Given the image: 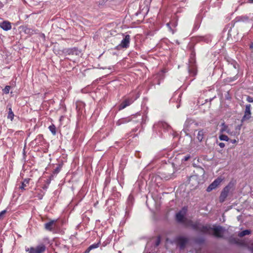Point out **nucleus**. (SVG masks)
Returning a JSON list of instances; mask_svg holds the SVG:
<instances>
[{
  "label": "nucleus",
  "instance_id": "17",
  "mask_svg": "<svg viewBox=\"0 0 253 253\" xmlns=\"http://www.w3.org/2000/svg\"><path fill=\"white\" fill-rule=\"evenodd\" d=\"M0 27L3 30L7 31L11 29V24L8 21H4L0 23Z\"/></svg>",
  "mask_w": 253,
  "mask_h": 253
},
{
  "label": "nucleus",
  "instance_id": "43",
  "mask_svg": "<svg viewBox=\"0 0 253 253\" xmlns=\"http://www.w3.org/2000/svg\"><path fill=\"white\" fill-rule=\"evenodd\" d=\"M3 6L2 3L0 1V8L2 7Z\"/></svg>",
  "mask_w": 253,
  "mask_h": 253
},
{
  "label": "nucleus",
  "instance_id": "49",
  "mask_svg": "<svg viewBox=\"0 0 253 253\" xmlns=\"http://www.w3.org/2000/svg\"><path fill=\"white\" fill-rule=\"evenodd\" d=\"M39 138H42V135H39Z\"/></svg>",
  "mask_w": 253,
  "mask_h": 253
},
{
  "label": "nucleus",
  "instance_id": "12",
  "mask_svg": "<svg viewBox=\"0 0 253 253\" xmlns=\"http://www.w3.org/2000/svg\"><path fill=\"white\" fill-rule=\"evenodd\" d=\"M175 241L179 246L180 249H183L188 242V239L185 237L179 236L175 238Z\"/></svg>",
  "mask_w": 253,
  "mask_h": 253
},
{
  "label": "nucleus",
  "instance_id": "41",
  "mask_svg": "<svg viewBox=\"0 0 253 253\" xmlns=\"http://www.w3.org/2000/svg\"><path fill=\"white\" fill-rule=\"evenodd\" d=\"M91 250V249H89V247L85 250V253H89V252Z\"/></svg>",
  "mask_w": 253,
  "mask_h": 253
},
{
  "label": "nucleus",
  "instance_id": "40",
  "mask_svg": "<svg viewBox=\"0 0 253 253\" xmlns=\"http://www.w3.org/2000/svg\"><path fill=\"white\" fill-rule=\"evenodd\" d=\"M249 3H253V0H248ZM245 2V0L241 2L240 4H243Z\"/></svg>",
  "mask_w": 253,
  "mask_h": 253
},
{
  "label": "nucleus",
  "instance_id": "26",
  "mask_svg": "<svg viewBox=\"0 0 253 253\" xmlns=\"http://www.w3.org/2000/svg\"><path fill=\"white\" fill-rule=\"evenodd\" d=\"M133 201V197L132 195H130L127 199V205L129 206H130L132 204Z\"/></svg>",
  "mask_w": 253,
  "mask_h": 253
},
{
  "label": "nucleus",
  "instance_id": "1",
  "mask_svg": "<svg viewBox=\"0 0 253 253\" xmlns=\"http://www.w3.org/2000/svg\"><path fill=\"white\" fill-rule=\"evenodd\" d=\"M189 225L194 230L203 234L213 235L218 238H223V234L225 231V229L219 225L211 226L210 224L203 225L198 222L194 223L191 220L189 222Z\"/></svg>",
  "mask_w": 253,
  "mask_h": 253
},
{
  "label": "nucleus",
  "instance_id": "28",
  "mask_svg": "<svg viewBox=\"0 0 253 253\" xmlns=\"http://www.w3.org/2000/svg\"><path fill=\"white\" fill-rule=\"evenodd\" d=\"M11 87L9 85H6L3 89V91L5 94H8L9 92V90Z\"/></svg>",
  "mask_w": 253,
  "mask_h": 253
},
{
  "label": "nucleus",
  "instance_id": "39",
  "mask_svg": "<svg viewBox=\"0 0 253 253\" xmlns=\"http://www.w3.org/2000/svg\"><path fill=\"white\" fill-rule=\"evenodd\" d=\"M218 145H219V146L220 148H224V146H225V144H224V143H222V142H220V143H219Z\"/></svg>",
  "mask_w": 253,
  "mask_h": 253
},
{
  "label": "nucleus",
  "instance_id": "31",
  "mask_svg": "<svg viewBox=\"0 0 253 253\" xmlns=\"http://www.w3.org/2000/svg\"><path fill=\"white\" fill-rule=\"evenodd\" d=\"M199 38L200 39H198L199 41H204L206 42H208L210 41V39H208L205 37H201Z\"/></svg>",
  "mask_w": 253,
  "mask_h": 253
},
{
  "label": "nucleus",
  "instance_id": "18",
  "mask_svg": "<svg viewBox=\"0 0 253 253\" xmlns=\"http://www.w3.org/2000/svg\"><path fill=\"white\" fill-rule=\"evenodd\" d=\"M56 221L57 220H52L47 223H45L44 224L45 229L48 231H52L54 228V223L56 222Z\"/></svg>",
  "mask_w": 253,
  "mask_h": 253
},
{
  "label": "nucleus",
  "instance_id": "5",
  "mask_svg": "<svg viewBox=\"0 0 253 253\" xmlns=\"http://www.w3.org/2000/svg\"><path fill=\"white\" fill-rule=\"evenodd\" d=\"M187 212V208L186 207H183L181 210L177 212L175 214V219L178 223H184L185 221Z\"/></svg>",
  "mask_w": 253,
  "mask_h": 253
},
{
  "label": "nucleus",
  "instance_id": "34",
  "mask_svg": "<svg viewBox=\"0 0 253 253\" xmlns=\"http://www.w3.org/2000/svg\"><path fill=\"white\" fill-rule=\"evenodd\" d=\"M247 100L250 103L253 102V98L250 96H248L247 98Z\"/></svg>",
  "mask_w": 253,
  "mask_h": 253
},
{
  "label": "nucleus",
  "instance_id": "11",
  "mask_svg": "<svg viewBox=\"0 0 253 253\" xmlns=\"http://www.w3.org/2000/svg\"><path fill=\"white\" fill-rule=\"evenodd\" d=\"M223 178L221 176H219L215 179L207 188V191L208 192H211L213 189H215L221 182L223 181Z\"/></svg>",
  "mask_w": 253,
  "mask_h": 253
},
{
  "label": "nucleus",
  "instance_id": "32",
  "mask_svg": "<svg viewBox=\"0 0 253 253\" xmlns=\"http://www.w3.org/2000/svg\"><path fill=\"white\" fill-rule=\"evenodd\" d=\"M200 23L199 22H195L194 27H193V30L196 31L200 27Z\"/></svg>",
  "mask_w": 253,
  "mask_h": 253
},
{
  "label": "nucleus",
  "instance_id": "3",
  "mask_svg": "<svg viewBox=\"0 0 253 253\" xmlns=\"http://www.w3.org/2000/svg\"><path fill=\"white\" fill-rule=\"evenodd\" d=\"M196 54L194 51H192L188 62V69L190 75L195 77L197 75V69L196 64Z\"/></svg>",
  "mask_w": 253,
  "mask_h": 253
},
{
  "label": "nucleus",
  "instance_id": "14",
  "mask_svg": "<svg viewBox=\"0 0 253 253\" xmlns=\"http://www.w3.org/2000/svg\"><path fill=\"white\" fill-rule=\"evenodd\" d=\"M251 105L247 104L246 105L244 115L241 119L242 123L250 119L251 118Z\"/></svg>",
  "mask_w": 253,
  "mask_h": 253
},
{
  "label": "nucleus",
  "instance_id": "8",
  "mask_svg": "<svg viewBox=\"0 0 253 253\" xmlns=\"http://www.w3.org/2000/svg\"><path fill=\"white\" fill-rule=\"evenodd\" d=\"M153 129V130L155 131H161L162 130H168L169 129H170V126L165 122H159L154 125Z\"/></svg>",
  "mask_w": 253,
  "mask_h": 253
},
{
  "label": "nucleus",
  "instance_id": "33",
  "mask_svg": "<svg viewBox=\"0 0 253 253\" xmlns=\"http://www.w3.org/2000/svg\"><path fill=\"white\" fill-rule=\"evenodd\" d=\"M190 158V155H187L183 157V158L182 159V162H185L188 161Z\"/></svg>",
  "mask_w": 253,
  "mask_h": 253
},
{
  "label": "nucleus",
  "instance_id": "24",
  "mask_svg": "<svg viewBox=\"0 0 253 253\" xmlns=\"http://www.w3.org/2000/svg\"><path fill=\"white\" fill-rule=\"evenodd\" d=\"M14 115L13 112L12 111V109L11 108H9V112L7 116V118L10 119L11 121H12L13 119Z\"/></svg>",
  "mask_w": 253,
  "mask_h": 253
},
{
  "label": "nucleus",
  "instance_id": "16",
  "mask_svg": "<svg viewBox=\"0 0 253 253\" xmlns=\"http://www.w3.org/2000/svg\"><path fill=\"white\" fill-rule=\"evenodd\" d=\"M208 131L207 129H202L199 130L197 138L200 142H201L203 140L205 135L208 133Z\"/></svg>",
  "mask_w": 253,
  "mask_h": 253
},
{
  "label": "nucleus",
  "instance_id": "6",
  "mask_svg": "<svg viewBox=\"0 0 253 253\" xmlns=\"http://www.w3.org/2000/svg\"><path fill=\"white\" fill-rule=\"evenodd\" d=\"M46 250L45 246L41 244L36 247H30L26 248L25 250L28 253H43Z\"/></svg>",
  "mask_w": 253,
  "mask_h": 253
},
{
  "label": "nucleus",
  "instance_id": "9",
  "mask_svg": "<svg viewBox=\"0 0 253 253\" xmlns=\"http://www.w3.org/2000/svg\"><path fill=\"white\" fill-rule=\"evenodd\" d=\"M140 96L139 93H137L135 97L127 98L125 99L119 106V109L122 110L127 106L131 104Z\"/></svg>",
  "mask_w": 253,
  "mask_h": 253
},
{
  "label": "nucleus",
  "instance_id": "36",
  "mask_svg": "<svg viewBox=\"0 0 253 253\" xmlns=\"http://www.w3.org/2000/svg\"><path fill=\"white\" fill-rule=\"evenodd\" d=\"M6 210H3L1 212H0V219L2 218L3 215L6 213Z\"/></svg>",
  "mask_w": 253,
  "mask_h": 253
},
{
  "label": "nucleus",
  "instance_id": "23",
  "mask_svg": "<svg viewBox=\"0 0 253 253\" xmlns=\"http://www.w3.org/2000/svg\"><path fill=\"white\" fill-rule=\"evenodd\" d=\"M48 128L51 132L53 135H55L56 133V127L54 125H50L49 126Z\"/></svg>",
  "mask_w": 253,
  "mask_h": 253
},
{
  "label": "nucleus",
  "instance_id": "2",
  "mask_svg": "<svg viewBox=\"0 0 253 253\" xmlns=\"http://www.w3.org/2000/svg\"><path fill=\"white\" fill-rule=\"evenodd\" d=\"M147 118L145 115H141L140 114H136L133 116L131 119L129 118H124L119 119L116 123V125L120 126L128 123L130 121H132L134 123H140L141 125L145 124Z\"/></svg>",
  "mask_w": 253,
  "mask_h": 253
},
{
  "label": "nucleus",
  "instance_id": "22",
  "mask_svg": "<svg viewBox=\"0 0 253 253\" xmlns=\"http://www.w3.org/2000/svg\"><path fill=\"white\" fill-rule=\"evenodd\" d=\"M30 179H25L23 182L22 183L21 185L20 186V189L23 190L25 189V187L27 186L29 184Z\"/></svg>",
  "mask_w": 253,
  "mask_h": 253
},
{
  "label": "nucleus",
  "instance_id": "48",
  "mask_svg": "<svg viewBox=\"0 0 253 253\" xmlns=\"http://www.w3.org/2000/svg\"><path fill=\"white\" fill-rule=\"evenodd\" d=\"M43 188H44L45 190H46V188H47V187H46V186H45V187H43Z\"/></svg>",
  "mask_w": 253,
  "mask_h": 253
},
{
  "label": "nucleus",
  "instance_id": "47",
  "mask_svg": "<svg viewBox=\"0 0 253 253\" xmlns=\"http://www.w3.org/2000/svg\"><path fill=\"white\" fill-rule=\"evenodd\" d=\"M179 106H180V105H177L176 106L177 108H178L179 107Z\"/></svg>",
  "mask_w": 253,
  "mask_h": 253
},
{
  "label": "nucleus",
  "instance_id": "50",
  "mask_svg": "<svg viewBox=\"0 0 253 253\" xmlns=\"http://www.w3.org/2000/svg\"><path fill=\"white\" fill-rule=\"evenodd\" d=\"M234 68H236V65H235H235H234Z\"/></svg>",
  "mask_w": 253,
  "mask_h": 253
},
{
  "label": "nucleus",
  "instance_id": "35",
  "mask_svg": "<svg viewBox=\"0 0 253 253\" xmlns=\"http://www.w3.org/2000/svg\"><path fill=\"white\" fill-rule=\"evenodd\" d=\"M43 194H42V193H39L37 195V197L40 199V200H42L43 198Z\"/></svg>",
  "mask_w": 253,
  "mask_h": 253
},
{
  "label": "nucleus",
  "instance_id": "42",
  "mask_svg": "<svg viewBox=\"0 0 253 253\" xmlns=\"http://www.w3.org/2000/svg\"><path fill=\"white\" fill-rule=\"evenodd\" d=\"M230 142L233 144H234L237 142V141L236 139H231V140H230Z\"/></svg>",
  "mask_w": 253,
  "mask_h": 253
},
{
  "label": "nucleus",
  "instance_id": "27",
  "mask_svg": "<svg viewBox=\"0 0 253 253\" xmlns=\"http://www.w3.org/2000/svg\"><path fill=\"white\" fill-rule=\"evenodd\" d=\"M161 243V237L160 236H158L155 242V247H157Z\"/></svg>",
  "mask_w": 253,
  "mask_h": 253
},
{
  "label": "nucleus",
  "instance_id": "4",
  "mask_svg": "<svg viewBox=\"0 0 253 253\" xmlns=\"http://www.w3.org/2000/svg\"><path fill=\"white\" fill-rule=\"evenodd\" d=\"M220 126V133L226 132L231 136L238 135L239 134V130L241 127L240 126H237L235 128L236 130H234L231 126H229L228 125H226L225 123H222Z\"/></svg>",
  "mask_w": 253,
  "mask_h": 253
},
{
  "label": "nucleus",
  "instance_id": "21",
  "mask_svg": "<svg viewBox=\"0 0 253 253\" xmlns=\"http://www.w3.org/2000/svg\"><path fill=\"white\" fill-rule=\"evenodd\" d=\"M251 233V231L250 230L246 229L242 232H240L238 233V235L240 237H242L244 236L249 235Z\"/></svg>",
  "mask_w": 253,
  "mask_h": 253
},
{
  "label": "nucleus",
  "instance_id": "29",
  "mask_svg": "<svg viewBox=\"0 0 253 253\" xmlns=\"http://www.w3.org/2000/svg\"><path fill=\"white\" fill-rule=\"evenodd\" d=\"M99 243H94L93 244H92V245H91L90 246H89V249H91V250H92L93 249L97 248L99 247Z\"/></svg>",
  "mask_w": 253,
  "mask_h": 253
},
{
  "label": "nucleus",
  "instance_id": "44",
  "mask_svg": "<svg viewBox=\"0 0 253 253\" xmlns=\"http://www.w3.org/2000/svg\"><path fill=\"white\" fill-rule=\"evenodd\" d=\"M250 47L251 48H253V42H252V43L250 44Z\"/></svg>",
  "mask_w": 253,
  "mask_h": 253
},
{
  "label": "nucleus",
  "instance_id": "25",
  "mask_svg": "<svg viewBox=\"0 0 253 253\" xmlns=\"http://www.w3.org/2000/svg\"><path fill=\"white\" fill-rule=\"evenodd\" d=\"M219 139L221 141H228L229 140L228 137L227 135L223 134H220L219 136Z\"/></svg>",
  "mask_w": 253,
  "mask_h": 253
},
{
  "label": "nucleus",
  "instance_id": "45",
  "mask_svg": "<svg viewBox=\"0 0 253 253\" xmlns=\"http://www.w3.org/2000/svg\"><path fill=\"white\" fill-rule=\"evenodd\" d=\"M195 178V177L194 176H191L190 178V180H191L192 179H193Z\"/></svg>",
  "mask_w": 253,
  "mask_h": 253
},
{
  "label": "nucleus",
  "instance_id": "7",
  "mask_svg": "<svg viewBox=\"0 0 253 253\" xmlns=\"http://www.w3.org/2000/svg\"><path fill=\"white\" fill-rule=\"evenodd\" d=\"M130 37L129 35H126L121 42V43L116 46L115 49L120 50L121 48H127L129 46Z\"/></svg>",
  "mask_w": 253,
  "mask_h": 253
},
{
  "label": "nucleus",
  "instance_id": "13",
  "mask_svg": "<svg viewBox=\"0 0 253 253\" xmlns=\"http://www.w3.org/2000/svg\"><path fill=\"white\" fill-rule=\"evenodd\" d=\"M250 20H253V14L250 13L249 15L237 16L235 19L236 22H248Z\"/></svg>",
  "mask_w": 253,
  "mask_h": 253
},
{
  "label": "nucleus",
  "instance_id": "10",
  "mask_svg": "<svg viewBox=\"0 0 253 253\" xmlns=\"http://www.w3.org/2000/svg\"><path fill=\"white\" fill-rule=\"evenodd\" d=\"M232 185L231 183H229L228 185L225 186L222 191L221 192L220 197H219V201L221 203H223L227 198L228 193L230 189L231 188Z\"/></svg>",
  "mask_w": 253,
  "mask_h": 253
},
{
  "label": "nucleus",
  "instance_id": "15",
  "mask_svg": "<svg viewBox=\"0 0 253 253\" xmlns=\"http://www.w3.org/2000/svg\"><path fill=\"white\" fill-rule=\"evenodd\" d=\"M229 242L231 244H235L240 246H245L246 244L243 240H241L237 238L234 237H230L229 238Z\"/></svg>",
  "mask_w": 253,
  "mask_h": 253
},
{
  "label": "nucleus",
  "instance_id": "37",
  "mask_svg": "<svg viewBox=\"0 0 253 253\" xmlns=\"http://www.w3.org/2000/svg\"><path fill=\"white\" fill-rule=\"evenodd\" d=\"M31 29H29V28H27L25 30V33H31ZM33 30H32V32H31V33L33 34Z\"/></svg>",
  "mask_w": 253,
  "mask_h": 253
},
{
  "label": "nucleus",
  "instance_id": "19",
  "mask_svg": "<svg viewBox=\"0 0 253 253\" xmlns=\"http://www.w3.org/2000/svg\"><path fill=\"white\" fill-rule=\"evenodd\" d=\"M177 25V24L176 22L173 21H171L167 24V26L169 27V30L172 32V34L174 33L175 31L172 29L171 25L172 27L175 28L176 27Z\"/></svg>",
  "mask_w": 253,
  "mask_h": 253
},
{
  "label": "nucleus",
  "instance_id": "46",
  "mask_svg": "<svg viewBox=\"0 0 253 253\" xmlns=\"http://www.w3.org/2000/svg\"><path fill=\"white\" fill-rule=\"evenodd\" d=\"M236 79H237V78H236V76H235V77H234V79L232 80L234 81V80H236Z\"/></svg>",
  "mask_w": 253,
  "mask_h": 253
},
{
  "label": "nucleus",
  "instance_id": "30",
  "mask_svg": "<svg viewBox=\"0 0 253 253\" xmlns=\"http://www.w3.org/2000/svg\"><path fill=\"white\" fill-rule=\"evenodd\" d=\"M61 166L59 165L53 171L54 174H57L61 170Z\"/></svg>",
  "mask_w": 253,
  "mask_h": 253
},
{
  "label": "nucleus",
  "instance_id": "20",
  "mask_svg": "<svg viewBox=\"0 0 253 253\" xmlns=\"http://www.w3.org/2000/svg\"><path fill=\"white\" fill-rule=\"evenodd\" d=\"M67 52L69 55H70V54H72V55H74V54L79 55L80 52L78 50L77 48H73L68 49L67 50Z\"/></svg>",
  "mask_w": 253,
  "mask_h": 253
},
{
  "label": "nucleus",
  "instance_id": "38",
  "mask_svg": "<svg viewBox=\"0 0 253 253\" xmlns=\"http://www.w3.org/2000/svg\"><path fill=\"white\" fill-rule=\"evenodd\" d=\"M248 249L252 253H253V244H252L251 246L248 247Z\"/></svg>",
  "mask_w": 253,
  "mask_h": 253
}]
</instances>
